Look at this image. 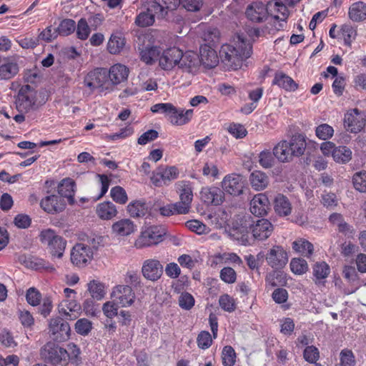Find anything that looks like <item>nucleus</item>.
Instances as JSON below:
<instances>
[{"instance_id": "f257e3e1", "label": "nucleus", "mask_w": 366, "mask_h": 366, "mask_svg": "<svg viewBox=\"0 0 366 366\" xmlns=\"http://www.w3.org/2000/svg\"><path fill=\"white\" fill-rule=\"evenodd\" d=\"M252 54V45L245 35L237 34L230 44L222 46L219 56L228 69L237 70Z\"/></svg>"}, {"instance_id": "f03ea898", "label": "nucleus", "mask_w": 366, "mask_h": 366, "mask_svg": "<svg viewBox=\"0 0 366 366\" xmlns=\"http://www.w3.org/2000/svg\"><path fill=\"white\" fill-rule=\"evenodd\" d=\"M306 146L305 136L296 134L289 142L287 140L279 142L273 148V154L280 162H290L294 157H299L305 153Z\"/></svg>"}, {"instance_id": "7ed1b4c3", "label": "nucleus", "mask_w": 366, "mask_h": 366, "mask_svg": "<svg viewBox=\"0 0 366 366\" xmlns=\"http://www.w3.org/2000/svg\"><path fill=\"white\" fill-rule=\"evenodd\" d=\"M153 113L165 114L173 125L181 126L188 123L193 116V109L177 108L170 103H159L151 107Z\"/></svg>"}, {"instance_id": "20e7f679", "label": "nucleus", "mask_w": 366, "mask_h": 366, "mask_svg": "<svg viewBox=\"0 0 366 366\" xmlns=\"http://www.w3.org/2000/svg\"><path fill=\"white\" fill-rule=\"evenodd\" d=\"M39 240L54 257L61 258L66 249V241L62 237L58 235L51 229H45L40 232Z\"/></svg>"}, {"instance_id": "39448f33", "label": "nucleus", "mask_w": 366, "mask_h": 366, "mask_svg": "<svg viewBox=\"0 0 366 366\" xmlns=\"http://www.w3.org/2000/svg\"><path fill=\"white\" fill-rule=\"evenodd\" d=\"M41 359L53 366H66L67 350L54 342L45 344L40 350Z\"/></svg>"}, {"instance_id": "423d86ee", "label": "nucleus", "mask_w": 366, "mask_h": 366, "mask_svg": "<svg viewBox=\"0 0 366 366\" xmlns=\"http://www.w3.org/2000/svg\"><path fill=\"white\" fill-rule=\"evenodd\" d=\"M166 229L162 226L153 225L142 230L134 242L137 249L157 245L163 241Z\"/></svg>"}, {"instance_id": "0eeeda50", "label": "nucleus", "mask_w": 366, "mask_h": 366, "mask_svg": "<svg viewBox=\"0 0 366 366\" xmlns=\"http://www.w3.org/2000/svg\"><path fill=\"white\" fill-rule=\"evenodd\" d=\"M108 70L105 68H97L89 72L85 76L84 84L91 91L97 88L109 89L111 85Z\"/></svg>"}, {"instance_id": "6e6552de", "label": "nucleus", "mask_w": 366, "mask_h": 366, "mask_svg": "<svg viewBox=\"0 0 366 366\" xmlns=\"http://www.w3.org/2000/svg\"><path fill=\"white\" fill-rule=\"evenodd\" d=\"M36 91L26 84L21 87L16 99V107L21 112H28L36 108Z\"/></svg>"}, {"instance_id": "1a4fd4ad", "label": "nucleus", "mask_w": 366, "mask_h": 366, "mask_svg": "<svg viewBox=\"0 0 366 366\" xmlns=\"http://www.w3.org/2000/svg\"><path fill=\"white\" fill-rule=\"evenodd\" d=\"M180 201L176 202L179 207V214H187L191 208L193 199L192 184L188 181H179L175 184Z\"/></svg>"}, {"instance_id": "9d476101", "label": "nucleus", "mask_w": 366, "mask_h": 366, "mask_svg": "<svg viewBox=\"0 0 366 366\" xmlns=\"http://www.w3.org/2000/svg\"><path fill=\"white\" fill-rule=\"evenodd\" d=\"M93 250L84 243L76 244L71 251V261L79 267H84L93 259Z\"/></svg>"}, {"instance_id": "9b49d317", "label": "nucleus", "mask_w": 366, "mask_h": 366, "mask_svg": "<svg viewBox=\"0 0 366 366\" xmlns=\"http://www.w3.org/2000/svg\"><path fill=\"white\" fill-rule=\"evenodd\" d=\"M49 332L54 340L63 342L69 338L70 326L61 317H56L51 319L49 325Z\"/></svg>"}, {"instance_id": "f8f14e48", "label": "nucleus", "mask_w": 366, "mask_h": 366, "mask_svg": "<svg viewBox=\"0 0 366 366\" xmlns=\"http://www.w3.org/2000/svg\"><path fill=\"white\" fill-rule=\"evenodd\" d=\"M112 297L116 303L122 307L131 306L135 300V293L129 285H117L114 287Z\"/></svg>"}, {"instance_id": "ddd939ff", "label": "nucleus", "mask_w": 366, "mask_h": 366, "mask_svg": "<svg viewBox=\"0 0 366 366\" xmlns=\"http://www.w3.org/2000/svg\"><path fill=\"white\" fill-rule=\"evenodd\" d=\"M364 114L357 109L349 110L344 117V127L351 133H357L365 127Z\"/></svg>"}, {"instance_id": "4468645a", "label": "nucleus", "mask_w": 366, "mask_h": 366, "mask_svg": "<svg viewBox=\"0 0 366 366\" xmlns=\"http://www.w3.org/2000/svg\"><path fill=\"white\" fill-rule=\"evenodd\" d=\"M179 172L175 167L158 168L153 172L151 181L155 187L168 185L172 180L178 177Z\"/></svg>"}, {"instance_id": "2eb2a0df", "label": "nucleus", "mask_w": 366, "mask_h": 366, "mask_svg": "<svg viewBox=\"0 0 366 366\" xmlns=\"http://www.w3.org/2000/svg\"><path fill=\"white\" fill-rule=\"evenodd\" d=\"M266 261L271 267L275 269H282L288 262L287 253L282 247L273 246L266 255Z\"/></svg>"}, {"instance_id": "dca6fc26", "label": "nucleus", "mask_w": 366, "mask_h": 366, "mask_svg": "<svg viewBox=\"0 0 366 366\" xmlns=\"http://www.w3.org/2000/svg\"><path fill=\"white\" fill-rule=\"evenodd\" d=\"M142 274L146 280L156 282L163 274V265L157 259H146L142 263Z\"/></svg>"}, {"instance_id": "f3484780", "label": "nucleus", "mask_w": 366, "mask_h": 366, "mask_svg": "<svg viewBox=\"0 0 366 366\" xmlns=\"http://www.w3.org/2000/svg\"><path fill=\"white\" fill-rule=\"evenodd\" d=\"M182 50L177 47H171L164 50L159 57V66L164 70H169L179 66Z\"/></svg>"}, {"instance_id": "a211bd4d", "label": "nucleus", "mask_w": 366, "mask_h": 366, "mask_svg": "<svg viewBox=\"0 0 366 366\" xmlns=\"http://www.w3.org/2000/svg\"><path fill=\"white\" fill-rule=\"evenodd\" d=\"M201 64V60L198 54L192 51L185 53L182 51L181 60L178 67L188 73H195Z\"/></svg>"}, {"instance_id": "6ab92c4d", "label": "nucleus", "mask_w": 366, "mask_h": 366, "mask_svg": "<svg viewBox=\"0 0 366 366\" xmlns=\"http://www.w3.org/2000/svg\"><path fill=\"white\" fill-rule=\"evenodd\" d=\"M223 189L234 196H238L242 193L244 182L242 176L236 174L227 175L222 182Z\"/></svg>"}, {"instance_id": "aec40b11", "label": "nucleus", "mask_w": 366, "mask_h": 366, "mask_svg": "<svg viewBox=\"0 0 366 366\" xmlns=\"http://www.w3.org/2000/svg\"><path fill=\"white\" fill-rule=\"evenodd\" d=\"M65 205L64 199L59 195L56 194L48 195L40 202L41 207L49 214L59 213L63 211Z\"/></svg>"}, {"instance_id": "412c9836", "label": "nucleus", "mask_w": 366, "mask_h": 366, "mask_svg": "<svg viewBox=\"0 0 366 366\" xmlns=\"http://www.w3.org/2000/svg\"><path fill=\"white\" fill-rule=\"evenodd\" d=\"M269 12L267 4L264 5L262 2H253L247 6L245 14L250 21L259 23L267 19Z\"/></svg>"}, {"instance_id": "4be33fe9", "label": "nucleus", "mask_w": 366, "mask_h": 366, "mask_svg": "<svg viewBox=\"0 0 366 366\" xmlns=\"http://www.w3.org/2000/svg\"><path fill=\"white\" fill-rule=\"evenodd\" d=\"M274 227L266 219H258L252 227V235L257 240L267 239L272 233Z\"/></svg>"}, {"instance_id": "5701e85b", "label": "nucleus", "mask_w": 366, "mask_h": 366, "mask_svg": "<svg viewBox=\"0 0 366 366\" xmlns=\"http://www.w3.org/2000/svg\"><path fill=\"white\" fill-rule=\"evenodd\" d=\"M137 230V226L129 219H122L113 223L112 232L117 237H127Z\"/></svg>"}, {"instance_id": "b1692460", "label": "nucleus", "mask_w": 366, "mask_h": 366, "mask_svg": "<svg viewBox=\"0 0 366 366\" xmlns=\"http://www.w3.org/2000/svg\"><path fill=\"white\" fill-rule=\"evenodd\" d=\"M269 205L267 197L260 193L255 195L251 200L249 210L255 216H262L267 214Z\"/></svg>"}, {"instance_id": "393cba45", "label": "nucleus", "mask_w": 366, "mask_h": 366, "mask_svg": "<svg viewBox=\"0 0 366 366\" xmlns=\"http://www.w3.org/2000/svg\"><path fill=\"white\" fill-rule=\"evenodd\" d=\"M129 70L124 64H116L108 70L111 85H117L127 80Z\"/></svg>"}, {"instance_id": "a878e982", "label": "nucleus", "mask_w": 366, "mask_h": 366, "mask_svg": "<svg viewBox=\"0 0 366 366\" xmlns=\"http://www.w3.org/2000/svg\"><path fill=\"white\" fill-rule=\"evenodd\" d=\"M269 15L276 20L285 22L289 16V10L285 4L281 1L273 0L267 4Z\"/></svg>"}, {"instance_id": "bb28decb", "label": "nucleus", "mask_w": 366, "mask_h": 366, "mask_svg": "<svg viewBox=\"0 0 366 366\" xmlns=\"http://www.w3.org/2000/svg\"><path fill=\"white\" fill-rule=\"evenodd\" d=\"M152 9V3L148 4L145 11H141L135 19V24L140 27H147L152 25L154 22L155 17L162 19L158 16V11L156 9Z\"/></svg>"}, {"instance_id": "cd10ccee", "label": "nucleus", "mask_w": 366, "mask_h": 366, "mask_svg": "<svg viewBox=\"0 0 366 366\" xmlns=\"http://www.w3.org/2000/svg\"><path fill=\"white\" fill-rule=\"evenodd\" d=\"M59 312L67 320H74L81 314V306L75 301H64L59 306Z\"/></svg>"}, {"instance_id": "c85d7f7f", "label": "nucleus", "mask_w": 366, "mask_h": 366, "mask_svg": "<svg viewBox=\"0 0 366 366\" xmlns=\"http://www.w3.org/2000/svg\"><path fill=\"white\" fill-rule=\"evenodd\" d=\"M201 196L208 204L219 205L224 199V192L218 187L204 188L201 192Z\"/></svg>"}, {"instance_id": "c756f323", "label": "nucleus", "mask_w": 366, "mask_h": 366, "mask_svg": "<svg viewBox=\"0 0 366 366\" xmlns=\"http://www.w3.org/2000/svg\"><path fill=\"white\" fill-rule=\"evenodd\" d=\"M152 9H156L158 16L164 18L169 11L175 10L180 5V0H153Z\"/></svg>"}, {"instance_id": "7c9ffc66", "label": "nucleus", "mask_w": 366, "mask_h": 366, "mask_svg": "<svg viewBox=\"0 0 366 366\" xmlns=\"http://www.w3.org/2000/svg\"><path fill=\"white\" fill-rule=\"evenodd\" d=\"M199 58L201 64L207 68H214L219 62L216 51L207 44L200 48Z\"/></svg>"}, {"instance_id": "2f4dec72", "label": "nucleus", "mask_w": 366, "mask_h": 366, "mask_svg": "<svg viewBox=\"0 0 366 366\" xmlns=\"http://www.w3.org/2000/svg\"><path fill=\"white\" fill-rule=\"evenodd\" d=\"M97 216L103 220H109L116 217V206L111 202H104L97 204L96 208Z\"/></svg>"}, {"instance_id": "473e14b6", "label": "nucleus", "mask_w": 366, "mask_h": 366, "mask_svg": "<svg viewBox=\"0 0 366 366\" xmlns=\"http://www.w3.org/2000/svg\"><path fill=\"white\" fill-rule=\"evenodd\" d=\"M19 69L17 63L5 59L0 65V79L9 80L14 77L19 72Z\"/></svg>"}, {"instance_id": "72a5a7b5", "label": "nucleus", "mask_w": 366, "mask_h": 366, "mask_svg": "<svg viewBox=\"0 0 366 366\" xmlns=\"http://www.w3.org/2000/svg\"><path fill=\"white\" fill-rule=\"evenodd\" d=\"M348 16L355 22L366 19V4L362 1L353 3L349 8Z\"/></svg>"}, {"instance_id": "f704fd0d", "label": "nucleus", "mask_w": 366, "mask_h": 366, "mask_svg": "<svg viewBox=\"0 0 366 366\" xmlns=\"http://www.w3.org/2000/svg\"><path fill=\"white\" fill-rule=\"evenodd\" d=\"M219 264H235L241 265L242 260L241 258L234 252H224L218 253L213 257L212 265H217Z\"/></svg>"}, {"instance_id": "c9c22d12", "label": "nucleus", "mask_w": 366, "mask_h": 366, "mask_svg": "<svg viewBox=\"0 0 366 366\" xmlns=\"http://www.w3.org/2000/svg\"><path fill=\"white\" fill-rule=\"evenodd\" d=\"M126 41L121 33L112 34L107 44L108 51L112 54H119L125 46Z\"/></svg>"}, {"instance_id": "e433bc0d", "label": "nucleus", "mask_w": 366, "mask_h": 366, "mask_svg": "<svg viewBox=\"0 0 366 366\" xmlns=\"http://www.w3.org/2000/svg\"><path fill=\"white\" fill-rule=\"evenodd\" d=\"M273 84L277 85L279 87L286 91H295L297 89V84L289 76L282 72L277 73L272 81Z\"/></svg>"}, {"instance_id": "4c0bfd02", "label": "nucleus", "mask_w": 366, "mask_h": 366, "mask_svg": "<svg viewBox=\"0 0 366 366\" xmlns=\"http://www.w3.org/2000/svg\"><path fill=\"white\" fill-rule=\"evenodd\" d=\"M249 182L254 189L260 191L267 187L269 178L263 172L254 171L249 176Z\"/></svg>"}, {"instance_id": "58836bf2", "label": "nucleus", "mask_w": 366, "mask_h": 366, "mask_svg": "<svg viewBox=\"0 0 366 366\" xmlns=\"http://www.w3.org/2000/svg\"><path fill=\"white\" fill-rule=\"evenodd\" d=\"M274 207L275 212L280 216H287L292 211L289 199L282 194H278L275 197Z\"/></svg>"}, {"instance_id": "ea45409f", "label": "nucleus", "mask_w": 366, "mask_h": 366, "mask_svg": "<svg viewBox=\"0 0 366 366\" xmlns=\"http://www.w3.org/2000/svg\"><path fill=\"white\" fill-rule=\"evenodd\" d=\"M292 249L297 253L310 257L314 251L313 244L305 239H298L292 242Z\"/></svg>"}, {"instance_id": "a19ab883", "label": "nucleus", "mask_w": 366, "mask_h": 366, "mask_svg": "<svg viewBox=\"0 0 366 366\" xmlns=\"http://www.w3.org/2000/svg\"><path fill=\"white\" fill-rule=\"evenodd\" d=\"M332 158L337 163L346 164L352 159V151L345 146L337 147Z\"/></svg>"}, {"instance_id": "79ce46f5", "label": "nucleus", "mask_w": 366, "mask_h": 366, "mask_svg": "<svg viewBox=\"0 0 366 366\" xmlns=\"http://www.w3.org/2000/svg\"><path fill=\"white\" fill-rule=\"evenodd\" d=\"M161 54V49L157 46L147 47L140 52L141 59L146 64H152L154 61L159 59Z\"/></svg>"}, {"instance_id": "37998d69", "label": "nucleus", "mask_w": 366, "mask_h": 366, "mask_svg": "<svg viewBox=\"0 0 366 366\" xmlns=\"http://www.w3.org/2000/svg\"><path fill=\"white\" fill-rule=\"evenodd\" d=\"M74 182L70 179H63L58 187V193L60 197L72 199L74 195Z\"/></svg>"}, {"instance_id": "c03bdc74", "label": "nucleus", "mask_w": 366, "mask_h": 366, "mask_svg": "<svg viewBox=\"0 0 366 366\" xmlns=\"http://www.w3.org/2000/svg\"><path fill=\"white\" fill-rule=\"evenodd\" d=\"M330 272L329 265L325 262H317L313 267V275L315 277V283L320 282L322 280L327 277Z\"/></svg>"}, {"instance_id": "a18cd8bd", "label": "nucleus", "mask_w": 366, "mask_h": 366, "mask_svg": "<svg viewBox=\"0 0 366 366\" xmlns=\"http://www.w3.org/2000/svg\"><path fill=\"white\" fill-rule=\"evenodd\" d=\"M127 211L132 217H141L147 213V208L144 203L136 201L128 204Z\"/></svg>"}, {"instance_id": "49530a36", "label": "nucleus", "mask_w": 366, "mask_h": 366, "mask_svg": "<svg viewBox=\"0 0 366 366\" xmlns=\"http://www.w3.org/2000/svg\"><path fill=\"white\" fill-rule=\"evenodd\" d=\"M88 290L91 296L97 300H102L104 295V285L97 280H92L88 284Z\"/></svg>"}, {"instance_id": "de8ad7c7", "label": "nucleus", "mask_w": 366, "mask_h": 366, "mask_svg": "<svg viewBox=\"0 0 366 366\" xmlns=\"http://www.w3.org/2000/svg\"><path fill=\"white\" fill-rule=\"evenodd\" d=\"M236 352L229 345L224 346L222 352V361L224 366H234L236 362Z\"/></svg>"}, {"instance_id": "09e8293b", "label": "nucleus", "mask_w": 366, "mask_h": 366, "mask_svg": "<svg viewBox=\"0 0 366 366\" xmlns=\"http://www.w3.org/2000/svg\"><path fill=\"white\" fill-rule=\"evenodd\" d=\"M275 158L273 152H271L269 149H265L259 153L258 162L264 169H269L274 165Z\"/></svg>"}, {"instance_id": "8fccbe9b", "label": "nucleus", "mask_w": 366, "mask_h": 366, "mask_svg": "<svg viewBox=\"0 0 366 366\" xmlns=\"http://www.w3.org/2000/svg\"><path fill=\"white\" fill-rule=\"evenodd\" d=\"M66 365L69 363L78 365L81 362L80 350L75 344L69 343L68 345Z\"/></svg>"}, {"instance_id": "3c124183", "label": "nucleus", "mask_w": 366, "mask_h": 366, "mask_svg": "<svg viewBox=\"0 0 366 366\" xmlns=\"http://www.w3.org/2000/svg\"><path fill=\"white\" fill-rule=\"evenodd\" d=\"M352 183L355 189L360 192H366V171L362 170L354 174Z\"/></svg>"}, {"instance_id": "603ef678", "label": "nucleus", "mask_w": 366, "mask_h": 366, "mask_svg": "<svg viewBox=\"0 0 366 366\" xmlns=\"http://www.w3.org/2000/svg\"><path fill=\"white\" fill-rule=\"evenodd\" d=\"M76 29V23L74 20L66 19L62 20L56 29L58 34L68 36L73 33Z\"/></svg>"}, {"instance_id": "864d4df0", "label": "nucleus", "mask_w": 366, "mask_h": 366, "mask_svg": "<svg viewBox=\"0 0 366 366\" xmlns=\"http://www.w3.org/2000/svg\"><path fill=\"white\" fill-rule=\"evenodd\" d=\"M290 266L292 272L296 274H302L308 269L307 262L302 258H293Z\"/></svg>"}, {"instance_id": "5fc2aeb1", "label": "nucleus", "mask_w": 366, "mask_h": 366, "mask_svg": "<svg viewBox=\"0 0 366 366\" xmlns=\"http://www.w3.org/2000/svg\"><path fill=\"white\" fill-rule=\"evenodd\" d=\"M316 136L322 140L330 139L334 134V129L327 124H322L316 127Z\"/></svg>"}, {"instance_id": "6e6d98bb", "label": "nucleus", "mask_w": 366, "mask_h": 366, "mask_svg": "<svg viewBox=\"0 0 366 366\" xmlns=\"http://www.w3.org/2000/svg\"><path fill=\"white\" fill-rule=\"evenodd\" d=\"M340 363L335 366H355V359L353 352L347 349L342 350L340 354Z\"/></svg>"}, {"instance_id": "4d7b16f0", "label": "nucleus", "mask_w": 366, "mask_h": 366, "mask_svg": "<svg viewBox=\"0 0 366 366\" xmlns=\"http://www.w3.org/2000/svg\"><path fill=\"white\" fill-rule=\"evenodd\" d=\"M110 194L112 199L120 204H125L128 200L126 191L119 186H116L112 188Z\"/></svg>"}, {"instance_id": "13d9d810", "label": "nucleus", "mask_w": 366, "mask_h": 366, "mask_svg": "<svg viewBox=\"0 0 366 366\" xmlns=\"http://www.w3.org/2000/svg\"><path fill=\"white\" fill-rule=\"evenodd\" d=\"M92 329V322L86 318L78 320L75 324L76 332L83 336L87 335L91 332Z\"/></svg>"}, {"instance_id": "bf43d9fd", "label": "nucleus", "mask_w": 366, "mask_h": 366, "mask_svg": "<svg viewBox=\"0 0 366 366\" xmlns=\"http://www.w3.org/2000/svg\"><path fill=\"white\" fill-rule=\"evenodd\" d=\"M219 277L225 283L233 284L236 282L237 273L233 268L225 267L220 270Z\"/></svg>"}, {"instance_id": "052dcab7", "label": "nucleus", "mask_w": 366, "mask_h": 366, "mask_svg": "<svg viewBox=\"0 0 366 366\" xmlns=\"http://www.w3.org/2000/svg\"><path fill=\"white\" fill-rule=\"evenodd\" d=\"M197 345L202 350L209 348L212 344V338L210 333L207 331H202L197 338Z\"/></svg>"}, {"instance_id": "680f3d73", "label": "nucleus", "mask_w": 366, "mask_h": 366, "mask_svg": "<svg viewBox=\"0 0 366 366\" xmlns=\"http://www.w3.org/2000/svg\"><path fill=\"white\" fill-rule=\"evenodd\" d=\"M219 303L222 309L224 311L231 312L236 309V304L234 298L225 294L219 297Z\"/></svg>"}, {"instance_id": "e2e57ef3", "label": "nucleus", "mask_w": 366, "mask_h": 366, "mask_svg": "<svg viewBox=\"0 0 366 366\" xmlns=\"http://www.w3.org/2000/svg\"><path fill=\"white\" fill-rule=\"evenodd\" d=\"M186 226L189 229L198 234L207 233L209 231V228L205 224L197 219L187 221L186 222Z\"/></svg>"}, {"instance_id": "0e129e2a", "label": "nucleus", "mask_w": 366, "mask_h": 366, "mask_svg": "<svg viewBox=\"0 0 366 366\" xmlns=\"http://www.w3.org/2000/svg\"><path fill=\"white\" fill-rule=\"evenodd\" d=\"M91 32L90 28L84 19H81L77 24L76 35L79 39L85 40Z\"/></svg>"}, {"instance_id": "69168bd1", "label": "nucleus", "mask_w": 366, "mask_h": 366, "mask_svg": "<svg viewBox=\"0 0 366 366\" xmlns=\"http://www.w3.org/2000/svg\"><path fill=\"white\" fill-rule=\"evenodd\" d=\"M219 31L217 28L207 27L203 34L202 39L208 44H213L219 40Z\"/></svg>"}, {"instance_id": "338daca9", "label": "nucleus", "mask_w": 366, "mask_h": 366, "mask_svg": "<svg viewBox=\"0 0 366 366\" xmlns=\"http://www.w3.org/2000/svg\"><path fill=\"white\" fill-rule=\"evenodd\" d=\"M305 360L310 363H315L319 357L318 349L315 346H307L303 352Z\"/></svg>"}, {"instance_id": "774afa93", "label": "nucleus", "mask_w": 366, "mask_h": 366, "mask_svg": "<svg viewBox=\"0 0 366 366\" xmlns=\"http://www.w3.org/2000/svg\"><path fill=\"white\" fill-rule=\"evenodd\" d=\"M26 298L29 305L36 306L40 303L41 295L36 288L31 287L26 292Z\"/></svg>"}]
</instances>
